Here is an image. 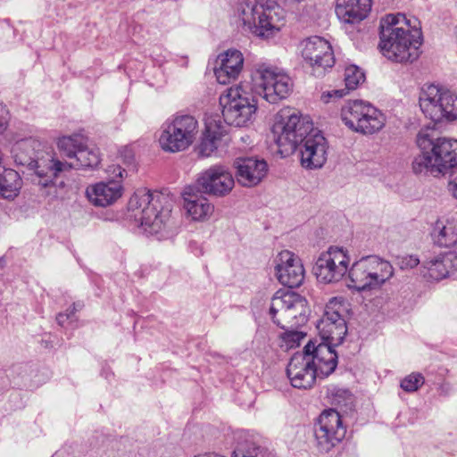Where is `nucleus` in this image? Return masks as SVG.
I'll list each match as a JSON object with an SVG mask.
<instances>
[{"instance_id":"1","label":"nucleus","mask_w":457,"mask_h":457,"mask_svg":"<svg viewBox=\"0 0 457 457\" xmlns=\"http://www.w3.org/2000/svg\"><path fill=\"white\" fill-rule=\"evenodd\" d=\"M291 79L278 68L265 67L257 71L253 88L248 85L229 87L220 97L225 122L235 127L251 123L257 111V101L252 90L270 104L287 98L292 91Z\"/></svg>"},{"instance_id":"2","label":"nucleus","mask_w":457,"mask_h":457,"mask_svg":"<svg viewBox=\"0 0 457 457\" xmlns=\"http://www.w3.org/2000/svg\"><path fill=\"white\" fill-rule=\"evenodd\" d=\"M271 138L281 154L293 153L301 147V164L305 169L321 168L328 157V142L307 118H301L291 110H282L271 129Z\"/></svg>"},{"instance_id":"3","label":"nucleus","mask_w":457,"mask_h":457,"mask_svg":"<svg viewBox=\"0 0 457 457\" xmlns=\"http://www.w3.org/2000/svg\"><path fill=\"white\" fill-rule=\"evenodd\" d=\"M127 218L134 220L145 233L158 240L173 237L179 225L171 214V203L168 196L159 192L139 188L130 196Z\"/></svg>"},{"instance_id":"4","label":"nucleus","mask_w":457,"mask_h":457,"mask_svg":"<svg viewBox=\"0 0 457 457\" xmlns=\"http://www.w3.org/2000/svg\"><path fill=\"white\" fill-rule=\"evenodd\" d=\"M419 21L405 14H387L380 21L379 48L382 54L395 62H412L420 54L422 33Z\"/></svg>"},{"instance_id":"5","label":"nucleus","mask_w":457,"mask_h":457,"mask_svg":"<svg viewBox=\"0 0 457 457\" xmlns=\"http://www.w3.org/2000/svg\"><path fill=\"white\" fill-rule=\"evenodd\" d=\"M434 133L425 129L417 136L421 153L412 162L415 174L439 177L457 166V140L435 137Z\"/></svg>"},{"instance_id":"6","label":"nucleus","mask_w":457,"mask_h":457,"mask_svg":"<svg viewBox=\"0 0 457 457\" xmlns=\"http://www.w3.org/2000/svg\"><path fill=\"white\" fill-rule=\"evenodd\" d=\"M12 157L17 165L33 170L38 178V184L47 187L55 178V159L41 150V143L32 137L16 141L11 149Z\"/></svg>"},{"instance_id":"7","label":"nucleus","mask_w":457,"mask_h":457,"mask_svg":"<svg viewBox=\"0 0 457 457\" xmlns=\"http://www.w3.org/2000/svg\"><path fill=\"white\" fill-rule=\"evenodd\" d=\"M394 275L391 263L378 255H368L354 262L348 270V287L358 292L382 286Z\"/></svg>"},{"instance_id":"8","label":"nucleus","mask_w":457,"mask_h":457,"mask_svg":"<svg viewBox=\"0 0 457 457\" xmlns=\"http://www.w3.org/2000/svg\"><path fill=\"white\" fill-rule=\"evenodd\" d=\"M341 118L348 129L361 135L378 133L386 124L382 112L363 100L347 101L341 109Z\"/></svg>"},{"instance_id":"9","label":"nucleus","mask_w":457,"mask_h":457,"mask_svg":"<svg viewBox=\"0 0 457 457\" xmlns=\"http://www.w3.org/2000/svg\"><path fill=\"white\" fill-rule=\"evenodd\" d=\"M198 121L189 114H178L168 119L162 126L159 143L162 149L178 153L187 149L198 134Z\"/></svg>"},{"instance_id":"10","label":"nucleus","mask_w":457,"mask_h":457,"mask_svg":"<svg viewBox=\"0 0 457 457\" xmlns=\"http://www.w3.org/2000/svg\"><path fill=\"white\" fill-rule=\"evenodd\" d=\"M424 115L434 122L457 119V96L450 89L437 85H425L419 97Z\"/></svg>"},{"instance_id":"11","label":"nucleus","mask_w":457,"mask_h":457,"mask_svg":"<svg viewBox=\"0 0 457 457\" xmlns=\"http://www.w3.org/2000/svg\"><path fill=\"white\" fill-rule=\"evenodd\" d=\"M308 312L307 301L299 294L290 290H278L270 301V315L275 324L284 328L285 323L295 324L303 321Z\"/></svg>"},{"instance_id":"12","label":"nucleus","mask_w":457,"mask_h":457,"mask_svg":"<svg viewBox=\"0 0 457 457\" xmlns=\"http://www.w3.org/2000/svg\"><path fill=\"white\" fill-rule=\"evenodd\" d=\"M343 302L342 297L331 298L317 323L321 338L334 345H340L347 333L346 322L341 314L344 311Z\"/></svg>"},{"instance_id":"13","label":"nucleus","mask_w":457,"mask_h":457,"mask_svg":"<svg viewBox=\"0 0 457 457\" xmlns=\"http://www.w3.org/2000/svg\"><path fill=\"white\" fill-rule=\"evenodd\" d=\"M350 257L343 247L330 246L322 253L314 266V274L322 283H337L349 270Z\"/></svg>"},{"instance_id":"14","label":"nucleus","mask_w":457,"mask_h":457,"mask_svg":"<svg viewBox=\"0 0 457 457\" xmlns=\"http://www.w3.org/2000/svg\"><path fill=\"white\" fill-rule=\"evenodd\" d=\"M108 172L113 174L112 179L90 185L86 189L88 201L95 206H110L122 195L121 182L126 170L119 165H112L108 168Z\"/></svg>"},{"instance_id":"15","label":"nucleus","mask_w":457,"mask_h":457,"mask_svg":"<svg viewBox=\"0 0 457 457\" xmlns=\"http://www.w3.org/2000/svg\"><path fill=\"white\" fill-rule=\"evenodd\" d=\"M345 432L339 413L333 409L324 411L314 428L319 451L328 453L345 437Z\"/></svg>"},{"instance_id":"16","label":"nucleus","mask_w":457,"mask_h":457,"mask_svg":"<svg viewBox=\"0 0 457 457\" xmlns=\"http://www.w3.org/2000/svg\"><path fill=\"white\" fill-rule=\"evenodd\" d=\"M302 56L313 71L315 76H322L328 68L335 63L330 44L324 38L314 36L301 43Z\"/></svg>"},{"instance_id":"17","label":"nucleus","mask_w":457,"mask_h":457,"mask_svg":"<svg viewBox=\"0 0 457 457\" xmlns=\"http://www.w3.org/2000/svg\"><path fill=\"white\" fill-rule=\"evenodd\" d=\"M197 185L204 194L223 197L232 191L235 179L228 167L213 165L199 175Z\"/></svg>"},{"instance_id":"18","label":"nucleus","mask_w":457,"mask_h":457,"mask_svg":"<svg viewBox=\"0 0 457 457\" xmlns=\"http://www.w3.org/2000/svg\"><path fill=\"white\" fill-rule=\"evenodd\" d=\"M275 271L278 280L288 287H297L304 279V268L301 259L294 253L284 250L275 258Z\"/></svg>"},{"instance_id":"19","label":"nucleus","mask_w":457,"mask_h":457,"mask_svg":"<svg viewBox=\"0 0 457 457\" xmlns=\"http://www.w3.org/2000/svg\"><path fill=\"white\" fill-rule=\"evenodd\" d=\"M287 374L290 379L291 385L299 389L311 388L319 377L315 368H313V360L302 352L295 353L290 359L287 368Z\"/></svg>"},{"instance_id":"20","label":"nucleus","mask_w":457,"mask_h":457,"mask_svg":"<svg viewBox=\"0 0 457 457\" xmlns=\"http://www.w3.org/2000/svg\"><path fill=\"white\" fill-rule=\"evenodd\" d=\"M195 186L185 187L182 197L187 214L195 221H205L214 212V205Z\"/></svg>"},{"instance_id":"21","label":"nucleus","mask_w":457,"mask_h":457,"mask_svg":"<svg viewBox=\"0 0 457 457\" xmlns=\"http://www.w3.org/2000/svg\"><path fill=\"white\" fill-rule=\"evenodd\" d=\"M332 346L335 345L326 342L316 345L315 343L310 341L303 347V352L313 360V368L318 376L328 377L337 368V354Z\"/></svg>"},{"instance_id":"22","label":"nucleus","mask_w":457,"mask_h":457,"mask_svg":"<svg viewBox=\"0 0 457 457\" xmlns=\"http://www.w3.org/2000/svg\"><path fill=\"white\" fill-rule=\"evenodd\" d=\"M234 166L238 183L247 187L258 185L268 172V164L263 159L237 158L234 162Z\"/></svg>"},{"instance_id":"23","label":"nucleus","mask_w":457,"mask_h":457,"mask_svg":"<svg viewBox=\"0 0 457 457\" xmlns=\"http://www.w3.org/2000/svg\"><path fill=\"white\" fill-rule=\"evenodd\" d=\"M244 57L240 51L228 49L217 57L214 74L220 84H228L236 79L243 69Z\"/></svg>"},{"instance_id":"24","label":"nucleus","mask_w":457,"mask_h":457,"mask_svg":"<svg viewBox=\"0 0 457 457\" xmlns=\"http://www.w3.org/2000/svg\"><path fill=\"white\" fill-rule=\"evenodd\" d=\"M285 25V11L278 4L270 3L262 5L258 16V23L254 33L269 37L278 32Z\"/></svg>"},{"instance_id":"25","label":"nucleus","mask_w":457,"mask_h":457,"mask_svg":"<svg viewBox=\"0 0 457 457\" xmlns=\"http://www.w3.org/2000/svg\"><path fill=\"white\" fill-rule=\"evenodd\" d=\"M372 0H337L336 13L345 23L364 20L371 10Z\"/></svg>"},{"instance_id":"26","label":"nucleus","mask_w":457,"mask_h":457,"mask_svg":"<svg viewBox=\"0 0 457 457\" xmlns=\"http://www.w3.org/2000/svg\"><path fill=\"white\" fill-rule=\"evenodd\" d=\"M100 163L99 151L96 148H89L87 140L84 138V145L77 153V157L71 162H62L55 159V177L60 173L68 171L71 169L95 168Z\"/></svg>"},{"instance_id":"27","label":"nucleus","mask_w":457,"mask_h":457,"mask_svg":"<svg viewBox=\"0 0 457 457\" xmlns=\"http://www.w3.org/2000/svg\"><path fill=\"white\" fill-rule=\"evenodd\" d=\"M423 267L427 270L425 277L433 280L443 279L457 270V255L453 252L439 254L424 262Z\"/></svg>"},{"instance_id":"28","label":"nucleus","mask_w":457,"mask_h":457,"mask_svg":"<svg viewBox=\"0 0 457 457\" xmlns=\"http://www.w3.org/2000/svg\"><path fill=\"white\" fill-rule=\"evenodd\" d=\"M364 81L365 74L360 67L353 64L346 66L345 70V87L323 93L321 98L326 103H328L331 97L341 98L349 91L356 89Z\"/></svg>"},{"instance_id":"29","label":"nucleus","mask_w":457,"mask_h":457,"mask_svg":"<svg viewBox=\"0 0 457 457\" xmlns=\"http://www.w3.org/2000/svg\"><path fill=\"white\" fill-rule=\"evenodd\" d=\"M262 9V4H259L257 0H238L236 15L245 28L253 32Z\"/></svg>"},{"instance_id":"30","label":"nucleus","mask_w":457,"mask_h":457,"mask_svg":"<svg viewBox=\"0 0 457 457\" xmlns=\"http://www.w3.org/2000/svg\"><path fill=\"white\" fill-rule=\"evenodd\" d=\"M85 137L81 134L63 136L58 139L57 146L61 154L67 158L65 162H71L77 157V153L84 145Z\"/></svg>"},{"instance_id":"31","label":"nucleus","mask_w":457,"mask_h":457,"mask_svg":"<svg viewBox=\"0 0 457 457\" xmlns=\"http://www.w3.org/2000/svg\"><path fill=\"white\" fill-rule=\"evenodd\" d=\"M436 229L438 233L436 236V242L440 246L451 247L457 244V220H447L445 223L438 221Z\"/></svg>"},{"instance_id":"32","label":"nucleus","mask_w":457,"mask_h":457,"mask_svg":"<svg viewBox=\"0 0 457 457\" xmlns=\"http://www.w3.org/2000/svg\"><path fill=\"white\" fill-rule=\"evenodd\" d=\"M220 133L212 130L211 123L206 125L204 136L199 145V154L204 157L210 156L217 149V140Z\"/></svg>"},{"instance_id":"33","label":"nucleus","mask_w":457,"mask_h":457,"mask_svg":"<svg viewBox=\"0 0 457 457\" xmlns=\"http://www.w3.org/2000/svg\"><path fill=\"white\" fill-rule=\"evenodd\" d=\"M424 377L420 373H411L405 377L400 384V386L405 392H415L424 384Z\"/></svg>"},{"instance_id":"34","label":"nucleus","mask_w":457,"mask_h":457,"mask_svg":"<svg viewBox=\"0 0 457 457\" xmlns=\"http://www.w3.org/2000/svg\"><path fill=\"white\" fill-rule=\"evenodd\" d=\"M303 337V335L298 331L285 332L281 337V346L285 347L286 349H291L298 346Z\"/></svg>"},{"instance_id":"35","label":"nucleus","mask_w":457,"mask_h":457,"mask_svg":"<svg viewBox=\"0 0 457 457\" xmlns=\"http://www.w3.org/2000/svg\"><path fill=\"white\" fill-rule=\"evenodd\" d=\"M420 263V260L415 255H405L403 256L399 261L400 268L404 269H412L416 267Z\"/></svg>"},{"instance_id":"36","label":"nucleus","mask_w":457,"mask_h":457,"mask_svg":"<svg viewBox=\"0 0 457 457\" xmlns=\"http://www.w3.org/2000/svg\"><path fill=\"white\" fill-rule=\"evenodd\" d=\"M448 190L451 195L457 199V170L453 171L450 176L448 182Z\"/></svg>"},{"instance_id":"37","label":"nucleus","mask_w":457,"mask_h":457,"mask_svg":"<svg viewBox=\"0 0 457 457\" xmlns=\"http://www.w3.org/2000/svg\"><path fill=\"white\" fill-rule=\"evenodd\" d=\"M254 453H248L243 455V457H273V453L262 447H257L253 450Z\"/></svg>"},{"instance_id":"38","label":"nucleus","mask_w":457,"mask_h":457,"mask_svg":"<svg viewBox=\"0 0 457 457\" xmlns=\"http://www.w3.org/2000/svg\"><path fill=\"white\" fill-rule=\"evenodd\" d=\"M439 394L441 395H449L453 392V387L449 383H443L440 385L439 388Z\"/></svg>"},{"instance_id":"39","label":"nucleus","mask_w":457,"mask_h":457,"mask_svg":"<svg viewBox=\"0 0 457 457\" xmlns=\"http://www.w3.org/2000/svg\"><path fill=\"white\" fill-rule=\"evenodd\" d=\"M70 319V315L66 313H59L56 317V320L59 325L63 326L65 321Z\"/></svg>"},{"instance_id":"40","label":"nucleus","mask_w":457,"mask_h":457,"mask_svg":"<svg viewBox=\"0 0 457 457\" xmlns=\"http://www.w3.org/2000/svg\"><path fill=\"white\" fill-rule=\"evenodd\" d=\"M7 129V120L3 115H0V135L3 134Z\"/></svg>"},{"instance_id":"41","label":"nucleus","mask_w":457,"mask_h":457,"mask_svg":"<svg viewBox=\"0 0 457 457\" xmlns=\"http://www.w3.org/2000/svg\"><path fill=\"white\" fill-rule=\"evenodd\" d=\"M76 311H77L76 304H73V306L71 308H69L67 310L66 314H69L70 315V319H71L73 316V314L75 313Z\"/></svg>"}]
</instances>
